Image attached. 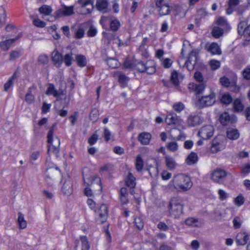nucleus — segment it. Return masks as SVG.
<instances>
[{
	"label": "nucleus",
	"mask_w": 250,
	"mask_h": 250,
	"mask_svg": "<svg viewBox=\"0 0 250 250\" xmlns=\"http://www.w3.org/2000/svg\"><path fill=\"white\" fill-rule=\"evenodd\" d=\"M48 153L49 154H57L59 152L60 141L59 138L54 135L52 130H49L47 134Z\"/></svg>",
	"instance_id": "obj_3"
},
{
	"label": "nucleus",
	"mask_w": 250,
	"mask_h": 250,
	"mask_svg": "<svg viewBox=\"0 0 250 250\" xmlns=\"http://www.w3.org/2000/svg\"><path fill=\"white\" fill-rule=\"evenodd\" d=\"M215 94L211 93L208 96H203L199 99L197 104L201 107L211 106L215 103Z\"/></svg>",
	"instance_id": "obj_9"
},
{
	"label": "nucleus",
	"mask_w": 250,
	"mask_h": 250,
	"mask_svg": "<svg viewBox=\"0 0 250 250\" xmlns=\"http://www.w3.org/2000/svg\"><path fill=\"white\" fill-rule=\"evenodd\" d=\"M172 107L176 112H180L185 109V106L182 103L177 102L173 105Z\"/></svg>",
	"instance_id": "obj_52"
},
{
	"label": "nucleus",
	"mask_w": 250,
	"mask_h": 250,
	"mask_svg": "<svg viewBox=\"0 0 250 250\" xmlns=\"http://www.w3.org/2000/svg\"><path fill=\"white\" fill-rule=\"evenodd\" d=\"M144 161L141 155H138L135 160V168L138 171H141L144 167Z\"/></svg>",
	"instance_id": "obj_41"
},
{
	"label": "nucleus",
	"mask_w": 250,
	"mask_h": 250,
	"mask_svg": "<svg viewBox=\"0 0 250 250\" xmlns=\"http://www.w3.org/2000/svg\"><path fill=\"white\" fill-rule=\"evenodd\" d=\"M80 247L81 250H89L90 243L87 237L85 236H81L76 239L75 242V249Z\"/></svg>",
	"instance_id": "obj_10"
},
{
	"label": "nucleus",
	"mask_w": 250,
	"mask_h": 250,
	"mask_svg": "<svg viewBox=\"0 0 250 250\" xmlns=\"http://www.w3.org/2000/svg\"><path fill=\"white\" fill-rule=\"evenodd\" d=\"M242 221L241 219L238 217H235L233 220V227L235 229L239 228L241 226Z\"/></svg>",
	"instance_id": "obj_64"
},
{
	"label": "nucleus",
	"mask_w": 250,
	"mask_h": 250,
	"mask_svg": "<svg viewBox=\"0 0 250 250\" xmlns=\"http://www.w3.org/2000/svg\"><path fill=\"white\" fill-rule=\"evenodd\" d=\"M227 175L226 172L222 169H216L211 174V178L215 182H220Z\"/></svg>",
	"instance_id": "obj_17"
},
{
	"label": "nucleus",
	"mask_w": 250,
	"mask_h": 250,
	"mask_svg": "<svg viewBox=\"0 0 250 250\" xmlns=\"http://www.w3.org/2000/svg\"><path fill=\"white\" fill-rule=\"evenodd\" d=\"M62 101H57V102L55 104V108L57 113L58 115H59L60 116L63 117L66 116V115L67 114V111L66 110H65L63 109H60L61 107H60V104H61V103L62 104V106L63 107H64L65 106H63V104H62Z\"/></svg>",
	"instance_id": "obj_33"
},
{
	"label": "nucleus",
	"mask_w": 250,
	"mask_h": 250,
	"mask_svg": "<svg viewBox=\"0 0 250 250\" xmlns=\"http://www.w3.org/2000/svg\"><path fill=\"white\" fill-rule=\"evenodd\" d=\"M125 183L127 187L130 188H133L136 185L135 179L133 175L129 173L125 180Z\"/></svg>",
	"instance_id": "obj_42"
},
{
	"label": "nucleus",
	"mask_w": 250,
	"mask_h": 250,
	"mask_svg": "<svg viewBox=\"0 0 250 250\" xmlns=\"http://www.w3.org/2000/svg\"><path fill=\"white\" fill-rule=\"evenodd\" d=\"M203 119L199 114H191L187 120L189 126L194 127L200 125L203 122Z\"/></svg>",
	"instance_id": "obj_13"
},
{
	"label": "nucleus",
	"mask_w": 250,
	"mask_h": 250,
	"mask_svg": "<svg viewBox=\"0 0 250 250\" xmlns=\"http://www.w3.org/2000/svg\"><path fill=\"white\" fill-rule=\"evenodd\" d=\"M238 33L240 34L243 32L244 36L248 40H250V24L243 31L242 23H240L238 26Z\"/></svg>",
	"instance_id": "obj_34"
},
{
	"label": "nucleus",
	"mask_w": 250,
	"mask_h": 250,
	"mask_svg": "<svg viewBox=\"0 0 250 250\" xmlns=\"http://www.w3.org/2000/svg\"><path fill=\"white\" fill-rule=\"evenodd\" d=\"M154 63L152 61H149L146 65L145 72L149 74H152L155 72L156 69L154 66Z\"/></svg>",
	"instance_id": "obj_40"
},
{
	"label": "nucleus",
	"mask_w": 250,
	"mask_h": 250,
	"mask_svg": "<svg viewBox=\"0 0 250 250\" xmlns=\"http://www.w3.org/2000/svg\"><path fill=\"white\" fill-rule=\"evenodd\" d=\"M98 111L97 109L93 110L90 114V120L93 122H95L96 121H97L98 119Z\"/></svg>",
	"instance_id": "obj_58"
},
{
	"label": "nucleus",
	"mask_w": 250,
	"mask_h": 250,
	"mask_svg": "<svg viewBox=\"0 0 250 250\" xmlns=\"http://www.w3.org/2000/svg\"><path fill=\"white\" fill-rule=\"evenodd\" d=\"M73 14V6H64L58 11L57 15L59 17L67 16Z\"/></svg>",
	"instance_id": "obj_21"
},
{
	"label": "nucleus",
	"mask_w": 250,
	"mask_h": 250,
	"mask_svg": "<svg viewBox=\"0 0 250 250\" xmlns=\"http://www.w3.org/2000/svg\"><path fill=\"white\" fill-rule=\"evenodd\" d=\"M6 19V12L4 8L0 6V27L4 25Z\"/></svg>",
	"instance_id": "obj_45"
},
{
	"label": "nucleus",
	"mask_w": 250,
	"mask_h": 250,
	"mask_svg": "<svg viewBox=\"0 0 250 250\" xmlns=\"http://www.w3.org/2000/svg\"><path fill=\"white\" fill-rule=\"evenodd\" d=\"M73 61L72 54H67L64 56V62L66 66H70Z\"/></svg>",
	"instance_id": "obj_55"
},
{
	"label": "nucleus",
	"mask_w": 250,
	"mask_h": 250,
	"mask_svg": "<svg viewBox=\"0 0 250 250\" xmlns=\"http://www.w3.org/2000/svg\"><path fill=\"white\" fill-rule=\"evenodd\" d=\"M206 49L212 55H220L222 53L220 46L216 42L207 43Z\"/></svg>",
	"instance_id": "obj_15"
},
{
	"label": "nucleus",
	"mask_w": 250,
	"mask_h": 250,
	"mask_svg": "<svg viewBox=\"0 0 250 250\" xmlns=\"http://www.w3.org/2000/svg\"><path fill=\"white\" fill-rule=\"evenodd\" d=\"M239 3V0H229L228 2L229 8L227 9V13L230 14L232 12V10Z\"/></svg>",
	"instance_id": "obj_47"
},
{
	"label": "nucleus",
	"mask_w": 250,
	"mask_h": 250,
	"mask_svg": "<svg viewBox=\"0 0 250 250\" xmlns=\"http://www.w3.org/2000/svg\"><path fill=\"white\" fill-rule=\"evenodd\" d=\"M52 60L57 67H60L62 62L61 54L57 50H54L51 54Z\"/></svg>",
	"instance_id": "obj_25"
},
{
	"label": "nucleus",
	"mask_w": 250,
	"mask_h": 250,
	"mask_svg": "<svg viewBox=\"0 0 250 250\" xmlns=\"http://www.w3.org/2000/svg\"><path fill=\"white\" fill-rule=\"evenodd\" d=\"M192 186L190 178L188 175L180 173L175 175L167 186L168 189L173 191H185Z\"/></svg>",
	"instance_id": "obj_1"
},
{
	"label": "nucleus",
	"mask_w": 250,
	"mask_h": 250,
	"mask_svg": "<svg viewBox=\"0 0 250 250\" xmlns=\"http://www.w3.org/2000/svg\"><path fill=\"white\" fill-rule=\"evenodd\" d=\"M166 122L167 125H174L179 127V129H185L186 128L184 125L183 120L179 118L177 116L172 113L168 114L166 118Z\"/></svg>",
	"instance_id": "obj_6"
},
{
	"label": "nucleus",
	"mask_w": 250,
	"mask_h": 250,
	"mask_svg": "<svg viewBox=\"0 0 250 250\" xmlns=\"http://www.w3.org/2000/svg\"><path fill=\"white\" fill-rule=\"evenodd\" d=\"M39 11L43 16H48L52 13V9L49 6L44 5L40 7Z\"/></svg>",
	"instance_id": "obj_44"
},
{
	"label": "nucleus",
	"mask_w": 250,
	"mask_h": 250,
	"mask_svg": "<svg viewBox=\"0 0 250 250\" xmlns=\"http://www.w3.org/2000/svg\"><path fill=\"white\" fill-rule=\"evenodd\" d=\"M62 192L64 194L69 196L73 192L72 184L70 180H67L64 182L62 188Z\"/></svg>",
	"instance_id": "obj_28"
},
{
	"label": "nucleus",
	"mask_w": 250,
	"mask_h": 250,
	"mask_svg": "<svg viewBox=\"0 0 250 250\" xmlns=\"http://www.w3.org/2000/svg\"><path fill=\"white\" fill-rule=\"evenodd\" d=\"M51 107V104H47L46 102H43L42 107V112L43 114L47 113Z\"/></svg>",
	"instance_id": "obj_59"
},
{
	"label": "nucleus",
	"mask_w": 250,
	"mask_h": 250,
	"mask_svg": "<svg viewBox=\"0 0 250 250\" xmlns=\"http://www.w3.org/2000/svg\"><path fill=\"white\" fill-rule=\"evenodd\" d=\"M151 138V135L147 132H143L141 133L138 137V139L143 145H147L149 144Z\"/></svg>",
	"instance_id": "obj_30"
},
{
	"label": "nucleus",
	"mask_w": 250,
	"mask_h": 250,
	"mask_svg": "<svg viewBox=\"0 0 250 250\" xmlns=\"http://www.w3.org/2000/svg\"><path fill=\"white\" fill-rule=\"evenodd\" d=\"M165 161L166 167L170 170L175 169L177 166V164L175 160L171 156L168 155L166 156L165 157Z\"/></svg>",
	"instance_id": "obj_24"
},
{
	"label": "nucleus",
	"mask_w": 250,
	"mask_h": 250,
	"mask_svg": "<svg viewBox=\"0 0 250 250\" xmlns=\"http://www.w3.org/2000/svg\"><path fill=\"white\" fill-rule=\"evenodd\" d=\"M83 178L84 183L87 185H89L91 184L93 185V188H94L95 185H97L98 187L97 189L98 192H101L102 190V186L101 185V179L98 177H92L88 173H86L85 172H83Z\"/></svg>",
	"instance_id": "obj_8"
},
{
	"label": "nucleus",
	"mask_w": 250,
	"mask_h": 250,
	"mask_svg": "<svg viewBox=\"0 0 250 250\" xmlns=\"http://www.w3.org/2000/svg\"><path fill=\"white\" fill-rule=\"evenodd\" d=\"M197 59L196 52L195 51H192L185 62V65L189 71H191L193 69Z\"/></svg>",
	"instance_id": "obj_16"
},
{
	"label": "nucleus",
	"mask_w": 250,
	"mask_h": 250,
	"mask_svg": "<svg viewBox=\"0 0 250 250\" xmlns=\"http://www.w3.org/2000/svg\"><path fill=\"white\" fill-rule=\"evenodd\" d=\"M25 99L28 104H33L35 102V98L31 89H30L26 94Z\"/></svg>",
	"instance_id": "obj_48"
},
{
	"label": "nucleus",
	"mask_w": 250,
	"mask_h": 250,
	"mask_svg": "<svg viewBox=\"0 0 250 250\" xmlns=\"http://www.w3.org/2000/svg\"><path fill=\"white\" fill-rule=\"evenodd\" d=\"M209 65L211 69L215 70L220 67L221 63L220 61L218 60L212 59L209 61Z\"/></svg>",
	"instance_id": "obj_50"
},
{
	"label": "nucleus",
	"mask_w": 250,
	"mask_h": 250,
	"mask_svg": "<svg viewBox=\"0 0 250 250\" xmlns=\"http://www.w3.org/2000/svg\"><path fill=\"white\" fill-rule=\"evenodd\" d=\"M226 136L228 139L230 140H235L240 137L238 130L235 128H228L226 132Z\"/></svg>",
	"instance_id": "obj_20"
},
{
	"label": "nucleus",
	"mask_w": 250,
	"mask_h": 250,
	"mask_svg": "<svg viewBox=\"0 0 250 250\" xmlns=\"http://www.w3.org/2000/svg\"><path fill=\"white\" fill-rule=\"evenodd\" d=\"M162 64L165 68L170 67L172 64V61L169 58H165L161 60Z\"/></svg>",
	"instance_id": "obj_57"
},
{
	"label": "nucleus",
	"mask_w": 250,
	"mask_h": 250,
	"mask_svg": "<svg viewBox=\"0 0 250 250\" xmlns=\"http://www.w3.org/2000/svg\"><path fill=\"white\" fill-rule=\"evenodd\" d=\"M96 221L97 224H101L105 223L108 217V207L106 205L102 204L95 209Z\"/></svg>",
	"instance_id": "obj_4"
},
{
	"label": "nucleus",
	"mask_w": 250,
	"mask_h": 250,
	"mask_svg": "<svg viewBox=\"0 0 250 250\" xmlns=\"http://www.w3.org/2000/svg\"><path fill=\"white\" fill-rule=\"evenodd\" d=\"M76 61L78 65L80 67H84L87 64L86 57L82 55H78L76 57Z\"/></svg>",
	"instance_id": "obj_37"
},
{
	"label": "nucleus",
	"mask_w": 250,
	"mask_h": 250,
	"mask_svg": "<svg viewBox=\"0 0 250 250\" xmlns=\"http://www.w3.org/2000/svg\"><path fill=\"white\" fill-rule=\"evenodd\" d=\"M121 25L119 21L116 19L113 20L111 21L110 27L112 31H117L119 29Z\"/></svg>",
	"instance_id": "obj_51"
},
{
	"label": "nucleus",
	"mask_w": 250,
	"mask_h": 250,
	"mask_svg": "<svg viewBox=\"0 0 250 250\" xmlns=\"http://www.w3.org/2000/svg\"><path fill=\"white\" fill-rule=\"evenodd\" d=\"M183 79V76L176 71H173L171 73L170 80L171 82L175 85H178Z\"/></svg>",
	"instance_id": "obj_32"
},
{
	"label": "nucleus",
	"mask_w": 250,
	"mask_h": 250,
	"mask_svg": "<svg viewBox=\"0 0 250 250\" xmlns=\"http://www.w3.org/2000/svg\"><path fill=\"white\" fill-rule=\"evenodd\" d=\"M220 122L223 125H227L229 122L235 123L237 121L236 117L232 115L230 117L228 113L224 112L222 113L219 118Z\"/></svg>",
	"instance_id": "obj_18"
},
{
	"label": "nucleus",
	"mask_w": 250,
	"mask_h": 250,
	"mask_svg": "<svg viewBox=\"0 0 250 250\" xmlns=\"http://www.w3.org/2000/svg\"><path fill=\"white\" fill-rule=\"evenodd\" d=\"M169 12V8L167 5H163L159 9V13L162 16L167 15Z\"/></svg>",
	"instance_id": "obj_56"
},
{
	"label": "nucleus",
	"mask_w": 250,
	"mask_h": 250,
	"mask_svg": "<svg viewBox=\"0 0 250 250\" xmlns=\"http://www.w3.org/2000/svg\"><path fill=\"white\" fill-rule=\"evenodd\" d=\"M185 224L189 226L198 227L201 225V222L194 218H188L185 220Z\"/></svg>",
	"instance_id": "obj_39"
},
{
	"label": "nucleus",
	"mask_w": 250,
	"mask_h": 250,
	"mask_svg": "<svg viewBox=\"0 0 250 250\" xmlns=\"http://www.w3.org/2000/svg\"><path fill=\"white\" fill-rule=\"evenodd\" d=\"M214 129L211 125H206L202 127L198 131V136L203 140H208L214 134Z\"/></svg>",
	"instance_id": "obj_7"
},
{
	"label": "nucleus",
	"mask_w": 250,
	"mask_h": 250,
	"mask_svg": "<svg viewBox=\"0 0 250 250\" xmlns=\"http://www.w3.org/2000/svg\"><path fill=\"white\" fill-rule=\"evenodd\" d=\"M98 137L99 136L97 132L95 133L89 138L88 143L91 145L95 144L98 139Z\"/></svg>",
	"instance_id": "obj_60"
},
{
	"label": "nucleus",
	"mask_w": 250,
	"mask_h": 250,
	"mask_svg": "<svg viewBox=\"0 0 250 250\" xmlns=\"http://www.w3.org/2000/svg\"><path fill=\"white\" fill-rule=\"evenodd\" d=\"M107 0H97L96 7L100 11L105 13L108 11Z\"/></svg>",
	"instance_id": "obj_26"
},
{
	"label": "nucleus",
	"mask_w": 250,
	"mask_h": 250,
	"mask_svg": "<svg viewBox=\"0 0 250 250\" xmlns=\"http://www.w3.org/2000/svg\"><path fill=\"white\" fill-rule=\"evenodd\" d=\"M217 193L221 201L226 200L229 197V194L222 189H219Z\"/></svg>",
	"instance_id": "obj_49"
},
{
	"label": "nucleus",
	"mask_w": 250,
	"mask_h": 250,
	"mask_svg": "<svg viewBox=\"0 0 250 250\" xmlns=\"http://www.w3.org/2000/svg\"><path fill=\"white\" fill-rule=\"evenodd\" d=\"M135 223L137 227L141 229L144 227V222L141 217H137L135 219Z\"/></svg>",
	"instance_id": "obj_62"
},
{
	"label": "nucleus",
	"mask_w": 250,
	"mask_h": 250,
	"mask_svg": "<svg viewBox=\"0 0 250 250\" xmlns=\"http://www.w3.org/2000/svg\"><path fill=\"white\" fill-rule=\"evenodd\" d=\"M47 95H52L57 98V101H62L63 106H67L69 103V99L66 96V93L64 91H58L53 84H49L47 86V90L45 92Z\"/></svg>",
	"instance_id": "obj_2"
},
{
	"label": "nucleus",
	"mask_w": 250,
	"mask_h": 250,
	"mask_svg": "<svg viewBox=\"0 0 250 250\" xmlns=\"http://www.w3.org/2000/svg\"><path fill=\"white\" fill-rule=\"evenodd\" d=\"M215 25L220 27L227 31L229 30L230 28L226 20L222 17H218L216 19L215 22Z\"/></svg>",
	"instance_id": "obj_27"
},
{
	"label": "nucleus",
	"mask_w": 250,
	"mask_h": 250,
	"mask_svg": "<svg viewBox=\"0 0 250 250\" xmlns=\"http://www.w3.org/2000/svg\"><path fill=\"white\" fill-rule=\"evenodd\" d=\"M119 81L123 86H125L128 81V79L125 75L121 74L119 77Z\"/></svg>",
	"instance_id": "obj_63"
},
{
	"label": "nucleus",
	"mask_w": 250,
	"mask_h": 250,
	"mask_svg": "<svg viewBox=\"0 0 250 250\" xmlns=\"http://www.w3.org/2000/svg\"><path fill=\"white\" fill-rule=\"evenodd\" d=\"M224 31L227 30L214 25L212 31V35L214 37L218 38L223 35Z\"/></svg>",
	"instance_id": "obj_38"
},
{
	"label": "nucleus",
	"mask_w": 250,
	"mask_h": 250,
	"mask_svg": "<svg viewBox=\"0 0 250 250\" xmlns=\"http://www.w3.org/2000/svg\"><path fill=\"white\" fill-rule=\"evenodd\" d=\"M107 62L109 66L112 68H116L119 66V62L114 59H109Z\"/></svg>",
	"instance_id": "obj_54"
},
{
	"label": "nucleus",
	"mask_w": 250,
	"mask_h": 250,
	"mask_svg": "<svg viewBox=\"0 0 250 250\" xmlns=\"http://www.w3.org/2000/svg\"><path fill=\"white\" fill-rule=\"evenodd\" d=\"M14 80V77H12L11 78H10L9 80L5 83L4 89L5 91H8L12 87L13 84Z\"/></svg>",
	"instance_id": "obj_61"
},
{
	"label": "nucleus",
	"mask_w": 250,
	"mask_h": 250,
	"mask_svg": "<svg viewBox=\"0 0 250 250\" xmlns=\"http://www.w3.org/2000/svg\"><path fill=\"white\" fill-rule=\"evenodd\" d=\"M17 222L20 229H23L26 228L27 222L25 219L24 214L21 212L18 213Z\"/></svg>",
	"instance_id": "obj_22"
},
{
	"label": "nucleus",
	"mask_w": 250,
	"mask_h": 250,
	"mask_svg": "<svg viewBox=\"0 0 250 250\" xmlns=\"http://www.w3.org/2000/svg\"><path fill=\"white\" fill-rule=\"evenodd\" d=\"M245 198L242 194H240L233 200V203L237 207L242 206L245 203Z\"/></svg>",
	"instance_id": "obj_43"
},
{
	"label": "nucleus",
	"mask_w": 250,
	"mask_h": 250,
	"mask_svg": "<svg viewBox=\"0 0 250 250\" xmlns=\"http://www.w3.org/2000/svg\"><path fill=\"white\" fill-rule=\"evenodd\" d=\"M167 149L171 152H175L178 150L179 145L176 142H170L167 144Z\"/></svg>",
	"instance_id": "obj_46"
},
{
	"label": "nucleus",
	"mask_w": 250,
	"mask_h": 250,
	"mask_svg": "<svg viewBox=\"0 0 250 250\" xmlns=\"http://www.w3.org/2000/svg\"><path fill=\"white\" fill-rule=\"evenodd\" d=\"M198 160L197 154L194 152H192L186 158L185 163L188 165H193L197 163Z\"/></svg>",
	"instance_id": "obj_29"
},
{
	"label": "nucleus",
	"mask_w": 250,
	"mask_h": 250,
	"mask_svg": "<svg viewBox=\"0 0 250 250\" xmlns=\"http://www.w3.org/2000/svg\"><path fill=\"white\" fill-rule=\"evenodd\" d=\"M81 6V13L83 14L90 13L93 10V4L91 0H78L77 2Z\"/></svg>",
	"instance_id": "obj_12"
},
{
	"label": "nucleus",
	"mask_w": 250,
	"mask_h": 250,
	"mask_svg": "<svg viewBox=\"0 0 250 250\" xmlns=\"http://www.w3.org/2000/svg\"><path fill=\"white\" fill-rule=\"evenodd\" d=\"M32 19H33V23L35 26L38 27L42 28L45 26V23L39 19L38 18H35L33 19V17H31Z\"/></svg>",
	"instance_id": "obj_53"
},
{
	"label": "nucleus",
	"mask_w": 250,
	"mask_h": 250,
	"mask_svg": "<svg viewBox=\"0 0 250 250\" xmlns=\"http://www.w3.org/2000/svg\"><path fill=\"white\" fill-rule=\"evenodd\" d=\"M220 82L224 86L227 87H234V89L232 90L235 92H237L239 90V88L236 85V77L235 76H234V79L231 81H230L227 77L224 76L220 78Z\"/></svg>",
	"instance_id": "obj_14"
},
{
	"label": "nucleus",
	"mask_w": 250,
	"mask_h": 250,
	"mask_svg": "<svg viewBox=\"0 0 250 250\" xmlns=\"http://www.w3.org/2000/svg\"><path fill=\"white\" fill-rule=\"evenodd\" d=\"M226 143L224 137L221 135L216 136L212 141L209 151L211 153H216L225 148Z\"/></svg>",
	"instance_id": "obj_5"
},
{
	"label": "nucleus",
	"mask_w": 250,
	"mask_h": 250,
	"mask_svg": "<svg viewBox=\"0 0 250 250\" xmlns=\"http://www.w3.org/2000/svg\"><path fill=\"white\" fill-rule=\"evenodd\" d=\"M219 100L222 104L228 105L231 103L232 98L229 93H224L220 95Z\"/></svg>",
	"instance_id": "obj_31"
},
{
	"label": "nucleus",
	"mask_w": 250,
	"mask_h": 250,
	"mask_svg": "<svg viewBox=\"0 0 250 250\" xmlns=\"http://www.w3.org/2000/svg\"><path fill=\"white\" fill-rule=\"evenodd\" d=\"M127 189L123 188L120 190V200L121 203L123 204H126L128 202Z\"/></svg>",
	"instance_id": "obj_36"
},
{
	"label": "nucleus",
	"mask_w": 250,
	"mask_h": 250,
	"mask_svg": "<svg viewBox=\"0 0 250 250\" xmlns=\"http://www.w3.org/2000/svg\"><path fill=\"white\" fill-rule=\"evenodd\" d=\"M249 239V235L245 232H240L236 236L237 243L240 245H244Z\"/></svg>",
	"instance_id": "obj_23"
},
{
	"label": "nucleus",
	"mask_w": 250,
	"mask_h": 250,
	"mask_svg": "<svg viewBox=\"0 0 250 250\" xmlns=\"http://www.w3.org/2000/svg\"><path fill=\"white\" fill-rule=\"evenodd\" d=\"M233 108L235 112H242L244 109V105L239 99H236L233 103Z\"/></svg>",
	"instance_id": "obj_35"
},
{
	"label": "nucleus",
	"mask_w": 250,
	"mask_h": 250,
	"mask_svg": "<svg viewBox=\"0 0 250 250\" xmlns=\"http://www.w3.org/2000/svg\"><path fill=\"white\" fill-rule=\"evenodd\" d=\"M170 213L175 217L178 216L182 212V206L177 203L175 199L172 200L169 203Z\"/></svg>",
	"instance_id": "obj_11"
},
{
	"label": "nucleus",
	"mask_w": 250,
	"mask_h": 250,
	"mask_svg": "<svg viewBox=\"0 0 250 250\" xmlns=\"http://www.w3.org/2000/svg\"><path fill=\"white\" fill-rule=\"evenodd\" d=\"M22 36V33L21 32H19L16 38L13 39H9L5 41H3L0 42V48L4 51L7 50L10 45L16 41L18 40L19 38H20Z\"/></svg>",
	"instance_id": "obj_19"
}]
</instances>
